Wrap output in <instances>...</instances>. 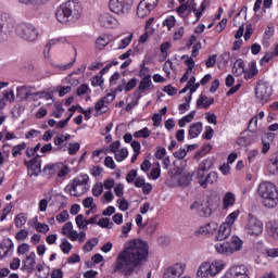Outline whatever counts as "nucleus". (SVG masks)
<instances>
[{"label":"nucleus","mask_w":278,"mask_h":278,"mask_svg":"<svg viewBox=\"0 0 278 278\" xmlns=\"http://www.w3.org/2000/svg\"><path fill=\"white\" fill-rule=\"evenodd\" d=\"M135 268L147 264L149 260V243L142 239H132L126 244L123 251Z\"/></svg>","instance_id":"1"},{"label":"nucleus","mask_w":278,"mask_h":278,"mask_svg":"<svg viewBox=\"0 0 278 278\" xmlns=\"http://www.w3.org/2000/svg\"><path fill=\"white\" fill-rule=\"evenodd\" d=\"M55 17L62 25L75 23L81 17V4L76 1H67L56 9Z\"/></svg>","instance_id":"2"},{"label":"nucleus","mask_w":278,"mask_h":278,"mask_svg":"<svg viewBox=\"0 0 278 278\" xmlns=\"http://www.w3.org/2000/svg\"><path fill=\"white\" fill-rule=\"evenodd\" d=\"M258 197L262 199L264 207L273 210L278 205V190L277 185L270 181L261 182L257 188Z\"/></svg>","instance_id":"3"},{"label":"nucleus","mask_w":278,"mask_h":278,"mask_svg":"<svg viewBox=\"0 0 278 278\" xmlns=\"http://www.w3.org/2000/svg\"><path fill=\"white\" fill-rule=\"evenodd\" d=\"M227 264L223 260H215L213 262H203L198 267L197 278H210L216 277L219 273H223Z\"/></svg>","instance_id":"4"},{"label":"nucleus","mask_w":278,"mask_h":278,"mask_svg":"<svg viewBox=\"0 0 278 278\" xmlns=\"http://www.w3.org/2000/svg\"><path fill=\"white\" fill-rule=\"evenodd\" d=\"M243 231L247 236L257 238L264 233V222L253 214H249L243 225Z\"/></svg>","instance_id":"5"},{"label":"nucleus","mask_w":278,"mask_h":278,"mask_svg":"<svg viewBox=\"0 0 278 278\" xmlns=\"http://www.w3.org/2000/svg\"><path fill=\"white\" fill-rule=\"evenodd\" d=\"M134 270H136V267L132 265L131 261L127 258L125 252L119 253L113 264V273H118V275L129 277Z\"/></svg>","instance_id":"6"},{"label":"nucleus","mask_w":278,"mask_h":278,"mask_svg":"<svg viewBox=\"0 0 278 278\" xmlns=\"http://www.w3.org/2000/svg\"><path fill=\"white\" fill-rule=\"evenodd\" d=\"M168 175L177 186H181L182 188H188L190 184H192V173L186 170L184 167H175L168 172Z\"/></svg>","instance_id":"7"},{"label":"nucleus","mask_w":278,"mask_h":278,"mask_svg":"<svg viewBox=\"0 0 278 278\" xmlns=\"http://www.w3.org/2000/svg\"><path fill=\"white\" fill-rule=\"evenodd\" d=\"M16 35L26 42L38 40V29L31 23H21L16 26Z\"/></svg>","instance_id":"8"},{"label":"nucleus","mask_w":278,"mask_h":278,"mask_svg":"<svg viewBox=\"0 0 278 278\" xmlns=\"http://www.w3.org/2000/svg\"><path fill=\"white\" fill-rule=\"evenodd\" d=\"M81 179L75 178L71 185H67L65 187V192L67 194H71V197H81L83 194H86V186H88V175L80 176Z\"/></svg>","instance_id":"9"},{"label":"nucleus","mask_w":278,"mask_h":278,"mask_svg":"<svg viewBox=\"0 0 278 278\" xmlns=\"http://www.w3.org/2000/svg\"><path fill=\"white\" fill-rule=\"evenodd\" d=\"M134 0H109V9L117 16H127L131 12Z\"/></svg>","instance_id":"10"},{"label":"nucleus","mask_w":278,"mask_h":278,"mask_svg":"<svg viewBox=\"0 0 278 278\" xmlns=\"http://www.w3.org/2000/svg\"><path fill=\"white\" fill-rule=\"evenodd\" d=\"M273 94V89L268 87V84L264 81H258V84L255 87V99L257 103H261V105H264V103L268 102V99H270V96Z\"/></svg>","instance_id":"11"},{"label":"nucleus","mask_w":278,"mask_h":278,"mask_svg":"<svg viewBox=\"0 0 278 278\" xmlns=\"http://www.w3.org/2000/svg\"><path fill=\"white\" fill-rule=\"evenodd\" d=\"M160 0H141L137 7V16L147 18L157 8Z\"/></svg>","instance_id":"12"},{"label":"nucleus","mask_w":278,"mask_h":278,"mask_svg":"<svg viewBox=\"0 0 278 278\" xmlns=\"http://www.w3.org/2000/svg\"><path fill=\"white\" fill-rule=\"evenodd\" d=\"M191 211H195L202 218H208L212 216V207H210V202L203 200H197L190 205Z\"/></svg>","instance_id":"13"},{"label":"nucleus","mask_w":278,"mask_h":278,"mask_svg":"<svg viewBox=\"0 0 278 278\" xmlns=\"http://www.w3.org/2000/svg\"><path fill=\"white\" fill-rule=\"evenodd\" d=\"M100 27H104L105 29H114L116 25H118V20L112 15V13L104 12L99 15L98 18Z\"/></svg>","instance_id":"14"},{"label":"nucleus","mask_w":278,"mask_h":278,"mask_svg":"<svg viewBox=\"0 0 278 278\" xmlns=\"http://www.w3.org/2000/svg\"><path fill=\"white\" fill-rule=\"evenodd\" d=\"M186 273V264L177 263L164 271V278H179Z\"/></svg>","instance_id":"15"},{"label":"nucleus","mask_w":278,"mask_h":278,"mask_svg":"<svg viewBox=\"0 0 278 278\" xmlns=\"http://www.w3.org/2000/svg\"><path fill=\"white\" fill-rule=\"evenodd\" d=\"M38 157H40V155L37 154V157L31 159L29 162H25V166H27V170H28V175L29 177H36L38 175H40V173L42 172L41 169V160H38Z\"/></svg>","instance_id":"16"},{"label":"nucleus","mask_w":278,"mask_h":278,"mask_svg":"<svg viewBox=\"0 0 278 278\" xmlns=\"http://www.w3.org/2000/svg\"><path fill=\"white\" fill-rule=\"evenodd\" d=\"M39 99H52L51 93L48 91H36V87L28 86L27 101H39Z\"/></svg>","instance_id":"17"},{"label":"nucleus","mask_w":278,"mask_h":278,"mask_svg":"<svg viewBox=\"0 0 278 278\" xmlns=\"http://www.w3.org/2000/svg\"><path fill=\"white\" fill-rule=\"evenodd\" d=\"M228 243V249H230L232 255L233 253H238V251H242V245L244 242L239 237L232 236L229 241H226Z\"/></svg>","instance_id":"18"},{"label":"nucleus","mask_w":278,"mask_h":278,"mask_svg":"<svg viewBox=\"0 0 278 278\" xmlns=\"http://www.w3.org/2000/svg\"><path fill=\"white\" fill-rule=\"evenodd\" d=\"M230 236H231V226L223 223L219 226V229L217 231L216 240H218L219 242H223V240H227V238H229Z\"/></svg>","instance_id":"19"},{"label":"nucleus","mask_w":278,"mask_h":278,"mask_svg":"<svg viewBox=\"0 0 278 278\" xmlns=\"http://www.w3.org/2000/svg\"><path fill=\"white\" fill-rule=\"evenodd\" d=\"M212 166H213V163H212V160H210V159H206L201 162V164L199 165V168H198V179L200 181L204 180L206 170H210V168H212Z\"/></svg>","instance_id":"20"},{"label":"nucleus","mask_w":278,"mask_h":278,"mask_svg":"<svg viewBox=\"0 0 278 278\" xmlns=\"http://www.w3.org/2000/svg\"><path fill=\"white\" fill-rule=\"evenodd\" d=\"M23 269L31 275V273H34V267L36 266V253L31 252L26 260L23 261Z\"/></svg>","instance_id":"21"},{"label":"nucleus","mask_w":278,"mask_h":278,"mask_svg":"<svg viewBox=\"0 0 278 278\" xmlns=\"http://www.w3.org/2000/svg\"><path fill=\"white\" fill-rule=\"evenodd\" d=\"M214 104V98H207V96L201 94L197 100V110H207L210 105Z\"/></svg>","instance_id":"22"},{"label":"nucleus","mask_w":278,"mask_h":278,"mask_svg":"<svg viewBox=\"0 0 278 278\" xmlns=\"http://www.w3.org/2000/svg\"><path fill=\"white\" fill-rule=\"evenodd\" d=\"M233 205H236V194L228 191L223 198V210H228L229 207H233Z\"/></svg>","instance_id":"23"},{"label":"nucleus","mask_w":278,"mask_h":278,"mask_svg":"<svg viewBox=\"0 0 278 278\" xmlns=\"http://www.w3.org/2000/svg\"><path fill=\"white\" fill-rule=\"evenodd\" d=\"M215 251L219 255H225L226 257L233 255V253L231 252V249H229V243L227 241L222 242V243H216Z\"/></svg>","instance_id":"24"},{"label":"nucleus","mask_w":278,"mask_h":278,"mask_svg":"<svg viewBox=\"0 0 278 278\" xmlns=\"http://www.w3.org/2000/svg\"><path fill=\"white\" fill-rule=\"evenodd\" d=\"M8 21V13L0 12V42L8 40V31L4 29Z\"/></svg>","instance_id":"25"},{"label":"nucleus","mask_w":278,"mask_h":278,"mask_svg":"<svg viewBox=\"0 0 278 278\" xmlns=\"http://www.w3.org/2000/svg\"><path fill=\"white\" fill-rule=\"evenodd\" d=\"M247 70H244V61L242 59H238L232 67V74L235 77H242L244 75Z\"/></svg>","instance_id":"26"},{"label":"nucleus","mask_w":278,"mask_h":278,"mask_svg":"<svg viewBox=\"0 0 278 278\" xmlns=\"http://www.w3.org/2000/svg\"><path fill=\"white\" fill-rule=\"evenodd\" d=\"M216 181H218V174L216 172H211L210 174H207L205 179L200 181V186L202 188H207L208 184H216Z\"/></svg>","instance_id":"27"},{"label":"nucleus","mask_w":278,"mask_h":278,"mask_svg":"<svg viewBox=\"0 0 278 278\" xmlns=\"http://www.w3.org/2000/svg\"><path fill=\"white\" fill-rule=\"evenodd\" d=\"M201 131H203V124L201 122L192 124L189 128V138H199Z\"/></svg>","instance_id":"28"},{"label":"nucleus","mask_w":278,"mask_h":278,"mask_svg":"<svg viewBox=\"0 0 278 278\" xmlns=\"http://www.w3.org/2000/svg\"><path fill=\"white\" fill-rule=\"evenodd\" d=\"M218 228V225L216 223H208L202 227L199 228L198 233H214L216 229Z\"/></svg>","instance_id":"29"},{"label":"nucleus","mask_w":278,"mask_h":278,"mask_svg":"<svg viewBox=\"0 0 278 278\" xmlns=\"http://www.w3.org/2000/svg\"><path fill=\"white\" fill-rule=\"evenodd\" d=\"M29 85H24L16 88V98L20 101H27V91H28Z\"/></svg>","instance_id":"30"},{"label":"nucleus","mask_w":278,"mask_h":278,"mask_svg":"<svg viewBox=\"0 0 278 278\" xmlns=\"http://www.w3.org/2000/svg\"><path fill=\"white\" fill-rule=\"evenodd\" d=\"M153 83L151 81V76H146L139 84V90L141 92H147V90H151Z\"/></svg>","instance_id":"31"},{"label":"nucleus","mask_w":278,"mask_h":278,"mask_svg":"<svg viewBox=\"0 0 278 278\" xmlns=\"http://www.w3.org/2000/svg\"><path fill=\"white\" fill-rule=\"evenodd\" d=\"M267 169L271 175H277L278 173V155L270 159L267 165Z\"/></svg>","instance_id":"32"},{"label":"nucleus","mask_w":278,"mask_h":278,"mask_svg":"<svg viewBox=\"0 0 278 278\" xmlns=\"http://www.w3.org/2000/svg\"><path fill=\"white\" fill-rule=\"evenodd\" d=\"M105 103H108L105 99H100L94 105L96 112H100V114H105V112L110 110V108Z\"/></svg>","instance_id":"33"},{"label":"nucleus","mask_w":278,"mask_h":278,"mask_svg":"<svg viewBox=\"0 0 278 278\" xmlns=\"http://www.w3.org/2000/svg\"><path fill=\"white\" fill-rule=\"evenodd\" d=\"M238 216H240V210L230 213L226 217V222H224V224L228 225L229 227H233V224L236 223V220H238Z\"/></svg>","instance_id":"34"},{"label":"nucleus","mask_w":278,"mask_h":278,"mask_svg":"<svg viewBox=\"0 0 278 278\" xmlns=\"http://www.w3.org/2000/svg\"><path fill=\"white\" fill-rule=\"evenodd\" d=\"M267 229L271 238H274V240H278V220L269 223Z\"/></svg>","instance_id":"35"},{"label":"nucleus","mask_w":278,"mask_h":278,"mask_svg":"<svg viewBox=\"0 0 278 278\" xmlns=\"http://www.w3.org/2000/svg\"><path fill=\"white\" fill-rule=\"evenodd\" d=\"M257 73H260L257 70V65L255 64V62H252L250 64V71H245L244 79H253V77H255Z\"/></svg>","instance_id":"36"},{"label":"nucleus","mask_w":278,"mask_h":278,"mask_svg":"<svg viewBox=\"0 0 278 278\" xmlns=\"http://www.w3.org/2000/svg\"><path fill=\"white\" fill-rule=\"evenodd\" d=\"M14 223H15V227L21 229V227H23V225H25V223H27V214H25V213L17 214L15 216Z\"/></svg>","instance_id":"37"},{"label":"nucleus","mask_w":278,"mask_h":278,"mask_svg":"<svg viewBox=\"0 0 278 278\" xmlns=\"http://www.w3.org/2000/svg\"><path fill=\"white\" fill-rule=\"evenodd\" d=\"M108 45H110V37H99L96 41V47L97 49L101 50V49H105V47H108Z\"/></svg>","instance_id":"38"},{"label":"nucleus","mask_w":278,"mask_h":278,"mask_svg":"<svg viewBox=\"0 0 278 278\" xmlns=\"http://www.w3.org/2000/svg\"><path fill=\"white\" fill-rule=\"evenodd\" d=\"M65 42H67L66 38L61 37V38H56V39H51L47 45H46V49H48V51H51V47H55V45H64Z\"/></svg>","instance_id":"39"},{"label":"nucleus","mask_w":278,"mask_h":278,"mask_svg":"<svg viewBox=\"0 0 278 278\" xmlns=\"http://www.w3.org/2000/svg\"><path fill=\"white\" fill-rule=\"evenodd\" d=\"M76 225L78 229H88V219L84 218L83 214L76 216Z\"/></svg>","instance_id":"40"},{"label":"nucleus","mask_w":278,"mask_h":278,"mask_svg":"<svg viewBox=\"0 0 278 278\" xmlns=\"http://www.w3.org/2000/svg\"><path fill=\"white\" fill-rule=\"evenodd\" d=\"M97 244H99V239L93 238L91 240H88L85 243L83 251H87V253H90V251H92V249H94V247H97Z\"/></svg>","instance_id":"41"},{"label":"nucleus","mask_w":278,"mask_h":278,"mask_svg":"<svg viewBox=\"0 0 278 278\" xmlns=\"http://www.w3.org/2000/svg\"><path fill=\"white\" fill-rule=\"evenodd\" d=\"M127 155H129V151H127L126 148H123L115 153V160L116 162H123L124 160H127Z\"/></svg>","instance_id":"42"},{"label":"nucleus","mask_w":278,"mask_h":278,"mask_svg":"<svg viewBox=\"0 0 278 278\" xmlns=\"http://www.w3.org/2000/svg\"><path fill=\"white\" fill-rule=\"evenodd\" d=\"M20 3H24L25 5H47L50 0H18Z\"/></svg>","instance_id":"43"},{"label":"nucleus","mask_w":278,"mask_h":278,"mask_svg":"<svg viewBox=\"0 0 278 278\" xmlns=\"http://www.w3.org/2000/svg\"><path fill=\"white\" fill-rule=\"evenodd\" d=\"M61 251H63V253H65V255H68V253H71L72 249H73V244H71V242H68V240L63 239L60 245Z\"/></svg>","instance_id":"44"},{"label":"nucleus","mask_w":278,"mask_h":278,"mask_svg":"<svg viewBox=\"0 0 278 278\" xmlns=\"http://www.w3.org/2000/svg\"><path fill=\"white\" fill-rule=\"evenodd\" d=\"M99 227L103 229H112L114 227V223L110 222V218L103 217L98 222Z\"/></svg>","instance_id":"45"},{"label":"nucleus","mask_w":278,"mask_h":278,"mask_svg":"<svg viewBox=\"0 0 278 278\" xmlns=\"http://www.w3.org/2000/svg\"><path fill=\"white\" fill-rule=\"evenodd\" d=\"M151 136V130H149V127H144L141 130H138L134 134L135 138H149Z\"/></svg>","instance_id":"46"},{"label":"nucleus","mask_w":278,"mask_h":278,"mask_svg":"<svg viewBox=\"0 0 278 278\" xmlns=\"http://www.w3.org/2000/svg\"><path fill=\"white\" fill-rule=\"evenodd\" d=\"M35 229L39 233H48L49 225L39 223L38 220L35 222Z\"/></svg>","instance_id":"47"},{"label":"nucleus","mask_w":278,"mask_h":278,"mask_svg":"<svg viewBox=\"0 0 278 278\" xmlns=\"http://www.w3.org/2000/svg\"><path fill=\"white\" fill-rule=\"evenodd\" d=\"M160 226V224L157 222H151L150 224H147V228L146 231L149 236H153V233H155V230L157 229V227Z\"/></svg>","instance_id":"48"},{"label":"nucleus","mask_w":278,"mask_h":278,"mask_svg":"<svg viewBox=\"0 0 278 278\" xmlns=\"http://www.w3.org/2000/svg\"><path fill=\"white\" fill-rule=\"evenodd\" d=\"M161 53H162V58L163 60H166V58H168V49H170V41H166V42H163L161 45Z\"/></svg>","instance_id":"49"},{"label":"nucleus","mask_w":278,"mask_h":278,"mask_svg":"<svg viewBox=\"0 0 278 278\" xmlns=\"http://www.w3.org/2000/svg\"><path fill=\"white\" fill-rule=\"evenodd\" d=\"M163 71L164 73H166L167 77H170V71H175V65H173V62L170 60L164 63Z\"/></svg>","instance_id":"50"},{"label":"nucleus","mask_w":278,"mask_h":278,"mask_svg":"<svg viewBox=\"0 0 278 278\" xmlns=\"http://www.w3.org/2000/svg\"><path fill=\"white\" fill-rule=\"evenodd\" d=\"M131 40H134V35H129L128 37L122 39L118 49H127V47L131 45Z\"/></svg>","instance_id":"51"},{"label":"nucleus","mask_w":278,"mask_h":278,"mask_svg":"<svg viewBox=\"0 0 278 278\" xmlns=\"http://www.w3.org/2000/svg\"><path fill=\"white\" fill-rule=\"evenodd\" d=\"M138 85L137 78H131L128 83H125V92H131L134 88Z\"/></svg>","instance_id":"52"},{"label":"nucleus","mask_w":278,"mask_h":278,"mask_svg":"<svg viewBox=\"0 0 278 278\" xmlns=\"http://www.w3.org/2000/svg\"><path fill=\"white\" fill-rule=\"evenodd\" d=\"M25 147H27V144H25V142L13 147V148H12V156H13V157H16L17 155H21V153H22L21 151H22L23 149H25Z\"/></svg>","instance_id":"53"},{"label":"nucleus","mask_w":278,"mask_h":278,"mask_svg":"<svg viewBox=\"0 0 278 278\" xmlns=\"http://www.w3.org/2000/svg\"><path fill=\"white\" fill-rule=\"evenodd\" d=\"M62 114H64V108L62 106V104H56L52 116H54V118H62Z\"/></svg>","instance_id":"54"},{"label":"nucleus","mask_w":278,"mask_h":278,"mask_svg":"<svg viewBox=\"0 0 278 278\" xmlns=\"http://www.w3.org/2000/svg\"><path fill=\"white\" fill-rule=\"evenodd\" d=\"M92 194L93 197H101L103 194V185L101 182H98L92 188Z\"/></svg>","instance_id":"55"},{"label":"nucleus","mask_w":278,"mask_h":278,"mask_svg":"<svg viewBox=\"0 0 278 278\" xmlns=\"http://www.w3.org/2000/svg\"><path fill=\"white\" fill-rule=\"evenodd\" d=\"M3 99H5V101H9V103H14V90H5L3 92Z\"/></svg>","instance_id":"56"},{"label":"nucleus","mask_w":278,"mask_h":278,"mask_svg":"<svg viewBox=\"0 0 278 278\" xmlns=\"http://www.w3.org/2000/svg\"><path fill=\"white\" fill-rule=\"evenodd\" d=\"M187 12L188 14H190V12H194V14H197L198 9H197V2H194V0L187 1Z\"/></svg>","instance_id":"57"},{"label":"nucleus","mask_w":278,"mask_h":278,"mask_svg":"<svg viewBox=\"0 0 278 278\" xmlns=\"http://www.w3.org/2000/svg\"><path fill=\"white\" fill-rule=\"evenodd\" d=\"M164 27L170 31L172 28L175 27V16H169L163 22Z\"/></svg>","instance_id":"58"},{"label":"nucleus","mask_w":278,"mask_h":278,"mask_svg":"<svg viewBox=\"0 0 278 278\" xmlns=\"http://www.w3.org/2000/svg\"><path fill=\"white\" fill-rule=\"evenodd\" d=\"M104 166L114 170L116 168V163H114V159H112V156H106L104 160Z\"/></svg>","instance_id":"59"},{"label":"nucleus","mask_w":278,"mask_h":278,"mask_svg":"<svg viewBox=\"0 0 278 278\" xmlns=\"http://www.w3.org/2000/svg\"><path fill=\"white\" fill-rule=\"evenodd\" d=\"M103 76L101 75H97L92 78V81H91V86H93L94 88H97V86H103Z\"/></svg>","instance_id":"60"},{"label":"nucleus","mask_w":278,"mask_h":278,"mask_svg":"<svg viewBox=\"0 0 278 278\" xmlns=\"http://www.w3.org/2000/svg\"><path fill=\"white\" fill-rule=\"evenodd\" d=\"M79 148H80L79 142L70 143L68 154L70 155H75L77 153V151H79Z\"/></svg>","instance_id":"61"},{"label":"nucleus","mask_w":278,"mask_h":278,"mask_svg":"<svg viewBox=\"0 0 278 278\" xmlns=\"http://www.w3.org/2000/svg\"><path fill=\"white\" fill-rule=\"evenodd\" d=\"M73 231V223L67 222L63 228H62V233L63 236H67Z\"/></svg>","instance_id":"62"},{"label":"nucleus","mask_w":278,"mask_h":278,"mask_svg":"<svg viewBox=\"0 0 278 278\" xmlns=\"http://www.w3.org/2000/svg\"><path fill=\"white\" fill-rule=\"evenodd\" d=\"M18 255H25V253H29V244L28 243H22L17 248Z\"/></svg>","instance_id":"63"},{"label":"nucleus","mask_w":278,"mask_h":278,"mask_svg":"<svg viewBox=\"0 0 278 278\" xmlns=\"http://www.w3.org/2000/svg\"><path fill=\"white\" fill-rule=\"evenodd\" d=\"M58 223H66L68 220V212L63 211L59 215H56Z\"/></svg>","instance_id":"64"}]
</instances>
